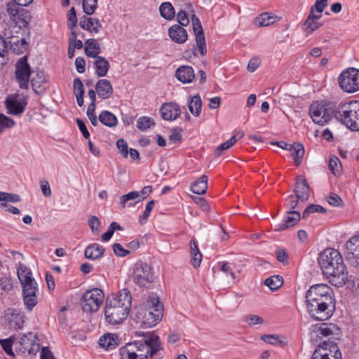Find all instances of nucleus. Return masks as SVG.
<instances>
[{
  "label": "nucleus",
  "instance_id": "obj_1",
  "mask_svg": "<svg viewBox=\"0 0 359 359\" xmlns=\"http://www.w3.org/2000/svg\"><path fill=\"white\" fill-rule=\"evenodd\" d=\"M306 309L316 320H328L334 311V300L332 288L327 284H316L306 292Z\"/></svg>",
  "mask_w": 359,
  "mask_h": 359
},
{
  "label": "nucleus",
  "instance_id": "obj_2",
  "mask_svg": "<svg viewBox=\"0 0 359 359\" xmlns=\"http://www.w3.org/2000/svg\"><path fill=\"white\" fill-rule=\"evenodd\" d=\"M323 274L336 287L344 285L348 280V272L340 252L333 248L324 250L318 259Z\"/></svg>",
  "mask_w": 359,
  "mask_h": 359
},
{
  "label": "nucleus",
  "instance_id": "obj_3",
  "mask_svg": "<svg viewBox=\"0 0 359 359\" xmlns=\"http://www.w3.org/2000/svg\"><path fill=\"white\" fill-rule=\"evenodd\" d=\"M142 339L127 344L119 349L120 359H149L159 355L160 339L154 332H137Z\"/></svg>",
  "mask_w": 359,
  "mask_h": 359
},
{
  "label": "nucleus",
  "instance_id": "obj_4",
  "mask_svg": "<svg viewBox=\"0 0 359 359\" xmlns=\"http://www.w3.org/2000/svg\"><path fill=\"white\" fill-rule=\"evenodd\" d=\"M132 305V296L126 290H121L112 294L106 302L104 316L106 320L111 325L123 322L129 314Z\"/></svg>",
  "mask_w": 359,
  "mask_h": 359
},
{
  "label": "nucleus",
  "instance_id": "obj_5",
  "mask_svg": "<svg viewBox=\"0 0 359 359\" xmlns=\"http://www.w3.org/2000/svg\"><path fill=\"white\" fill-rule=\"evenodd\" d=\"M161 309L162 305L158 298L153 297L135 309L134 319L144 327H152L161 320Z\"/></svg>",
  "mask_w": 359,
  "mask_h": 359
},
{
  "label": "nucleus",
  "instance_id": "obj_6",
  "mask_svg": "<svg viewBox=\"0 0 359 359\" xmlns=\"http://www.w3.org/2000/svg\"><path fill=\"white\" fill-rule=\"evenodd\" d=\"M341 122L349 129L359 130V101L352 100L341 104L339 109Z\"/></svg>",
  "mask_w": 359,
  "mask_h": 359
},
{
  "label": "nucleus",
  "instance_id": "obj_7",
  "mask_svg": "<svg viewBox=\"0 0 359 359\" xmlns=\"http://www.w3.org/2000/svg\"><path fill=\"white\" fill-rule=\"evenodd\" d=\"M104 299V292L99 288H93L86 291L81 299L80 304L86 313H93L99 310Z\"/></svg>",
  "mask_w": 359,
  "mask_h": 359
},
{
  "label": "nucleus",
  "instance_id": "obj_8",
  "mask_svg": "<svg viewBox=\"0 0 359 359\" xmlns=\"http://www.w3.org/2000/svg\"><path fill=\"white\" fill-rule=\"evenodd\" d=\"M309 114L315 123L324 126L331 120L333 110L326 102L316 101L310 106Z\"/></svg>",
  "mask_w": 359,
  "mask_h": 359
},
{
  "label": "nucleus",
  "instance_id": "obj_9",
  "mask_svg": "<svg viewBox=\"0 0 359 359\" xmlns=\"http://www.w3.org/2000/svg\"><path fill=\"white\" fill-rule=\"evenodd\" d=\"M132 278L136 285L149 287L154 279L151 266L142 262H136L133 267Z\"/></svg>",
  "mask_w": 359,
  "mask_h": 359
},
{
  "label": "nucleus",
  "instance_id": "obj_10",
  "mask_svg": "<svg viewBox=\"0 0 359 359\" xmlns=\"http://www.w3.org/2000/svg\"><path fill=\"white\" fill-rule=\"evenodd\" d=\"M340 88L346 93L359 90V69L349 67L344 69L339 76Z\"/></svg>",
  "mask_w": 359,
  "mask_h": 359
},
{
  "label": "nucleus",
  "instance_id": "obj_11",
  "mask_svg": "<svg viewBox=\"0 0 359 359\" xmlns=\"http://www.w3.org/2000/svg\"><path fill=\"white\" fill-rule=\"evenodd\" d=\"M20 6L13 3H8L6 5V11L11 20L21 29L26 27L31 20V15L29 11L20 8Z\"/></svg>",
  "mask_w": 359,
  "mask_h": 359
},
{
  "label": "nucleus",
  "instance_id": "obj_12",
  "mask_svg": "<svg viewBox=\"0 0 359 359\" xmlns=\"http://www.w3.org/2000/svg\"><path fill=\"white\" fill-rule=\"evenodd\" d=\"M30 74V67L27 59L25 56L22 57L15 65V78L20 88L27 89L29 88Z\"/></svg>",
  "mask_w": 359,
  "mask_h": 359
},
{
  "label": "nucleus",
  "instance_id": "obj_13",
  "mask_svg": "<svg viewBox=\"0 0 359 359\" xmlns=\"http://www.w3.org/2000/svg\"><path fill=\"white\" fill-rule=\"evenodd\" d=\"M27 104L25 98L18 94L10 95L5 100L7 113L11 115H21Z\"/></svg>",
  "mask_w": 359,
  "mask_h": 359
},
{
  "label": "nucleus",
  "instance_id": "obj_14",
  "mask_svg": "<svg viewBox=\"0 0 359 359\" xmlns=\"http://www.w3.org/2000/svg\"><path fill=\"white\" fill-rule=\"evenodd\" d=\"M4 317L10 329L18 330L22 328L25 323V315L20 309L8 308L4 311Z\"/></svg>",
  "mask_w": 359,
  "mask_h": 359
},
{
  "label": "nucleus",
  "instance_id": "obj_15",
  "mask_svg": "<svg viewBox=\"0 0 359 359\" xmlns=\"http://www.w3.org/2000/svg\"><path fill=\"white\" fill-rule=\"evenodd\" d=\"M346 257L353 265H359V234L352 236L346 243Z\"/></svg>",
  "mask_w": 359,
  "mask_h": 359
},
{
  "label": "nucleus",
  "instance_id": "obj_16",
  "mask_svg": "<svg viewBox=\"0 0 359 359\" xmlns=\"http://www.w3.org/2000/svg\"><path fill=\"white\" fill-rule=\"evenodd\" d=\"M192 25L199 52L201 55H204L206 53V44L203 30L199 19L194 15L192 17Z\"/></svg>",
  "mask_w": 359,
  "mask_h": 359
},
{
  "label": "nucleus",
  "instance_id": "obj_17",
  "mask_svg": "<svg viewBox=\"0 0 359 359\" xmlns=\"http://www.w3.org/2000/svg\"><path fill=\"white\" fill-rule=\"evenodd\" d=\"M160 113L163 119L174 121L180 116L181 111L177 104L169 102L165 103L161 107Z\"/></svg>",
  "mask_w": 359,
  "mask_h": 359
},
{
  "label": "nucleus",
  "instance_id": "obj_18",
  "mask_svg": "<svg viewBox=\"0 0 359 359\" xmlns=\"http://www.w3.org/2000/svg\"><path fill=\"white\" fill-rule=\"evenodd\" d=\"M301 215L297 211H289L287 212L285 221L283 223L277 224L275 227L276 231H283L290 227L294 226L300 220Z\"/></svg>",
  "mask_w": 359,
  "mask_h": 359
},
{
  "label": "nucleus",
  "instance_id": "obj_19",
  "mask_svg": "<svg viewBox=\"0 0 359 359\" xmlns=\"http://www.w3.org/2000/svg\"><path fill=\"white\" fill-rule=\"evenodd\" d=\"M168 35L173 41L180 44L188 39L187 30L179 25H172L168 29Z\"/></svg>",
  "mask_w": 359,
  "mask_h": 359
},
{
  "label": "nucleus",
  "instance_id": "obj_20",
  "mask_svg": "<svg viewBox=\"0 0 359 359\" xmlns=\"http://www.w3.org/2000/svg\"><path fill=\"white\" fill-rule=\"evenodd\" d=\"M79 25L82 29L95 34L98 33L102 28V24L97 18H88L86 15L81 18Z\"/></svg>",
  "mask_w": 359,
  "mask_h": 359
},
{
  "label": "nucleus",
  "instance_id": "obj_21",
  "mask_svg": "<svg viewBox=\"0 0 359 359\" xmlns=\"http://www.w3.org/2000/svg\"><path fill=\"white\" fill-rule=\"evenodd\" d=\"M95 90L98 97L103 100L109 98L113 94L112 86L107 79L99 80L96 84Z\"/></svg>",
  "mask_w": 359,
  "mask_h": 359
},
{
  "label": "nucleus",
  "instance_id": "obj_22",
  "mask_svg": "<svg viewBox=\"0 0 359 359\" xmlns=\"http://www.w3.org/2000/svg\"><path fill=\"white\" fill-rule=\"evenodd\" d=\"M295 194L301 201H306L309 197V187L306 180L303 176H299L297 180Z\"/></svg>",
  "mask_w": 359,
  "mask_h": 359
},
{
  "label": "nucleus",
  "instance_id": "obj_23",
  "mask_svg": "<svg viewBox=\"0 0 359 359\" xmlns=\"http://www.w3.org/2000/svg\"><path fill=\"white\" fill-rule=\"evenodd\" d=\"M31 85L36 94L41 95L46 90V78L43 72H38L31 79Z\"/></svg>",
  "mask_w": 359,
  "mask_h": 359
},
{
  "label": "nucleus",
  "instance_id": "obj_24",
  "mask_svg": "<svg viewBox=\"0 0 359 359\" xmlns=\"http://www.w3.org/2000/svg\"><path fill=\"white\" fill-rule=\"evenodd\" d=\"M337 329V326L332 323H323L312 326V330L316 332L319 337L332 335Z\"/></svg>",
  "mask_w": 359,
  "mask_h": 359
},
{
  "label": "nucleus",
  "instance_id": "obj_25",
  "mask_svg": "<svg viewBox=\"0 0 359 359\" xmlns=\"http://www.w3.org/2000/svg\"><path fill=\"white\" fill-rule=\"evenodd\" d=\"M176 77L184 83H189L195 77L194 69L190 66H182L177 69Z\"/></svg>",
  "mask_w": 359,
  "mask_h": 359
},
{
  "label": "nucleus",
  "instance_id": "obj_26",
  "mask_svg": "<svg viewBox=\"0 0 359 359\" xmlns=\"http://www.w3.org/2000/svg\"><path fill=\"white\" fill-rule=\"evenodd\" d=\"M100 346L107 351L114 349L118 345V337L115 334H107L99 339Z\"/></svg>",
  "mask_w": 359,
  "mask_h": 359
},
{
  "label": "nucleus",
  "instance_id": "obj_27",
  "mask_svg": "<svg viewBox=\"0 0 359 359\" xmlns=\"http://www.w3.org/2000/svg\"><path fill=\"white\" fill-rule=\"evenodd\" d=\"M84 50L88 57L93 58L98 57L101 53L100 44L95 39H88L85 41Z\"/></svg>",
  "mask_w": 359,
  "mask_h": 359
},
{
  "label": "nucleus",
  "instance_id": "obj_28",
  "mask_svg": "<svg viewBox=\"0 0 359 359\" xmlns=\"http://www.w3.org/2000/svg\"><path fill=\"white\" fill-rule=\"evenodd\" d=\"M94 59L93 65L96 75L100 77L106 76L110 67L109 62L102 56L96 57Z\"/></svg>",
  "mask_w": 359,
  "mask_h": 359
},
{
  "label": "nucleus",
  "instance_id": "obj_29",
  "mask_svg": "<svg viewBox=\"0 0 359 359\" xmlns=\"http://www.w3.org/2000/svg\"><path fill=\"white\" fill-rule=\"evenodd\" d=\"M139 198V191H130L128 194L123 195L120 197L119 203L123 208L126 207H134L137 203L140 202Z\"/></svg>",
  "mask_w": 359,
  "mask_h": 359
},
{
  "label": "nucleus",
  "instance_id": "obj_30",
  "mask_svg": "<svg viewBox=\"0 0 359 359\" xmlns=\"http://www.w3.org/2000/svg\"><path fill=\"white\" fill-rule=\"evenodd\" d=\"M279 18L271 13H263L255 19V24L259 27H266L279 20Z\"/></svg>",
  "mask_w": 359,
  "mask_h": 359
},
{
  "label": "nucleus",
  "instance_id": "obj_31",
  "mask_svg": "<svg viewBox=\"0 0 359 359\" xmlns=\"http://www.w3.org/2000/svg\"><path fill=\"white\" fill-rule=\"evenodd\" d=\"M104 248L97 243H92L88 245L85 250V257L87 259L95 260L102 256Z\"/></svg>",
  "mask_w": 359,
  "mask_h": 359
},
{
  "label": "nucleus",
  "instance_id": "obj_32",
  "mask_svg": "<svg viewBox=\"0 0 359 359\" xmlns=\"http://www.w3.org/2000/svg\"><path fill=\"white\" fill-rule=\"evenodd\" d=\"M38 288L34 290H23L24 302L26 308L32 310L37 304L36 292Z\"/></svg>",
  "mask_w": 359,
  "mask_h": 359
},
{
  "label": "nucleus",
  "instance_id": "obj_33",
  "mask_svg": "<svg viewBox=\"0 0 359 359\" xmlns=\"http://www.w3.org/2000/svg\"><path fill=\"white\" fill-rule=\"evenodd\" d=\"M244 133L243 132H238L234 135H233L231 138H229L226 142H223L222 144H220L219 147H218L215 151V154L217 156H219L222 151L228 149L231 146H233L238 140L242 138Z\"/></svg>",
  "mask_w": 359,
  "mask_h": 359
},
{
  "label": "nucleus",
  "instance_id": "obj_34",
  "mask_svg": "<svg viewBox=\"0 0 359 359\" xmlns=\"http://www.w3.org/2000/svg\"><path fill=\"white\" fill-rule=\"evenodd\" d=\"M190 254L191 263L194 268H198L201 265L202 260V254L200 252L194 240L190 241Z\"/></svg>",
  "mask_w": 359,
  "mask_h": 359
},
{
  "label": "nucleus",
  "instance_id": "obj_35",
  "mask_svg": "<svg viewBox=\"0 0 359 359\" xmlns=\"http://www.w3.org/2000/svg\"><path fill=\"white\" fill-rule=\"evenodd\" d=\"M208 189V177L205 175H202L198 180L192 183L191 189L196 194H204Z\"/></svg>",
  "mask_w": 359,
  "mask_h": 359
},
{
  "label": "nucleus",
  "instance_id": "obj_36",
  "mask_svg": "<svg viewBox=\"0 0 359 359\" xmlns=\"http://www.w3.org/2000/svg\"><path fill=\"white\" fill-rule=\"evenodd\" d=\"M202 102L198 95L191 97L188 100V107L189 111L194 116H198L201 112Z\"/></svg>",
  "mask_w": 359,
  "mask_h": 359
},
{
  "label": "nucleus",
  "instance_id": "obj_37",
  "mask_svg": "<svg viewBox=\"0 0 359 359\" xmlns=\"http://www.w3.org/2000/svg\"><path fill=\"white\" fill-rule=\"evenodd\" d=\"M99 120L103 125L110 128L116 126L118 123L116 116L109 111H102L99 115Z\"/></svg>",
  "mask_w": 359,
  "mask_h": 359
},
{
  "label": "nucleus",
  "instance_id": "obj_38",
  "mask_svg": "<svg viewBox=\"0 0 359 359\" xmlns=\"http://www.w3.org/2000/svg\"><path fill=\"white\" fill-rule=\"evenodd\" d=\"M8 43L11 44L13 52L18 54L22 53L28 47V43L25 38L18 39L12 37Z\"/></svg>",
  "mask_w": 359,
  "mask_h": 359
},
{
  "label": "nucleus",
  "instance_id": "obj_39",
  "mask_svg": "<svg viewBox=\"0 0 359 359\" xmlns=\"http://www.w3.org/2000/svg\"><path fill=\"white\" fill-rule=\"evenodd\" d=\"M161 15L168 20H170L174 18L175 13V9L170 2H163L159 7Z\"/></svg>",
  "mask_w": 359,
  "mask_h": 359
},
{
  "label": "nucleus",
  "instance_id": "obj_40",
  "mask_svg": "<svg viewBox=\"0 0 359 359\" xmlns=\"http://www.w3.org/2000/svg\"><path fill=\"white\" fill-rule=\"evenodd\" d=\"M215 271L216 270L222 271L226 276H231L232 280L236 278V275L231 267V264L226 262H219L212 269Z\"/></svg>",
  "mask_w": 359,
  "mask_h": 359
},
{
  "label": "nucleus",
  "instance_id": "obj_41",
  "mask_svg": "<svg viewBox=\"0 0 359 359\" xmlns=\"http://www.w3.org/2000/svg\"><path fill=\"white\" fill-rule=\"evenodd\" d=\"M17 273L20 283L29 280L32 278V274L30 270H29L23 264L19 263L17 269Z\"/></svg>",
  "mask_w": 359,
  "mask_h": 359
},
{
  "label": "nucleus",
  "instance_id": "obj_42",
  "mask_svg": "<svg viewBox=\"0 0 359 359\" xmlns=\"http://www.w3.org/2000/svg\"><path fill=\"white\" fill-rule=\"evenodd\" d=\"M264 283L271 290H276L281 287L283 283V280L280 276H272L266 278Z\"/></svg>",
  "mask_w": 359,
  "mask_h": 359
},
{
  "label": "nucleus",
  "instance_id": "obj_43",
  "mask_svg": "<svg viewBox=\"0 0 359 359\" xmlns=\"http://www.w3.org/2000/svg\"><path fill=\"white\" fill-rule=\"evenodd\" d=\"M292 151V155L294 160L295 161V164L297 166H299L304 154V149L303 145L299 143H296L293 144Z\"/></svg>",
  "mask_w": 359,
  "mask_h": 359
},
{
  "label": "nucleus",
  "instance_id": "obj_44",
  "mask_svg": "<svg viewBox=\"0 0 359 359\" xmlns=\"http://www.w3.org/2000/svg\"><path fill=\"white\" fill-rule=\"evenodd\" d=\"M155 123L153 118L148 116H141L138 118L137 121V128L140 130L144 131L151 126H154Z\"/></svg>",
  "mask_w": 359,
  "mask_h": 359
},
{
  "label": "nucleus",
  "instance_id": "obj_45",
  "mask_svg": "<svg viewBox=\"0 0 359 359\" xmlns=\"http://www.w3.org/2000/svg\"><path fill=\"white\" fill-rule=\"evenodd\" d=\"M323 25V23L320 22L319 21L313 20L311 18H307L306 20L305 21L304 26V31L307 34H311L318 28H320Z\"/></svg>",
  "mask_w": 359,
  "mask_h": 359
},
{
  "label": "nucleus",
  "instance_id": "obj_46",
  "mask_svg": "<svg viewBox=\"0 0 359 359\" xmlns=\"http://www.w3.org/2000/svg\"><path fill=\"white\" fill-rule=\"evenodd\" d=\"M15 122L11 118L0 113V135L6 130L13 128Z\"/></svg>",
  "mask_w": 359,
  "mask_h": 359
},
{
  "label": "nucleus",
  "instance_id": "obj_47",
  "mask_svg": "<svg viewBox=\"0 0 359 359\" xmlns=\"http://www.w3.org/2000/svg\"><path fill=\"white\" fill-rule=\"evenodd\" d=\"M15 341L14 337H10L7 339L0 340V345L3 350L6 353L7 355L13 356L14 353L13 351V344Z\"/></svg>",
  "mask_w": 359,
  "mask_h": 359
},
{
  "label": "nucleus",
  "instance_id": "obj_48",
  "mask_svg": "<svg viewBox=\"0 0 359 359\" xmlns=\"http://www.w3.org/2000/svg\"><path fill=\"white\" fill-rule=\"evenodd\" d=\"M34 336L32 333H28L27 334H24L20 339L19 343L22 346V348L23 351H29L32 348L33 337Z\"/></svg>",
  "mask_w": 359,
  "mask_h": 359
},
{
  "label": "nucleus",
  "instance_id": "obj_49",
  "mask_svg": "<svg viewBox=\"0 0 359 359\" xmlns=\"http://www.w3.org/2000/svg\"><path fill=\"white\" fill-rule=\"evenodd\" d=\"M97 7V0H83V9L86 15H93Z\"/></svg>",
  "mask_w": 359,
  "mask_h": 359
},
{
  "label": "nucleus",
  "instance_id": "obj_50",
  "mask_svg": "<svg viewBox=\"0 0 359 359\" xmlns=\"http://www.w3.org/2000/svg\"><path fill=\"white\" fill-rule=\"evenodd\" d=\"M243 320L249 326L262 325L264 323V320L262 317L255 314L246 315L245 316L243 317Z\"/></svg>",
  "mask_w": 359,
  "mask_h": 359
},
{
  "label": "nucleus",
  "instance_id": "obj_51",
  "mask_svg": "<svg viewBox=\"0 0 359 359\" xmlns=\"http://www.w3.org/2000/svg\"><path fill=\"white\" fill-rule=\"evenodd\" d=\"M20 200H21V198L18 194L0 191V201H1L18 203V202H20Z\"/></svg>",
  "mask_w": 359,
  "mask_h": 359
},
{
  "label": "nucleus",
  "instance_id": "obj_52",
  "mask_svg": "<svg viewBox=\"0 0 359 359\" xmlns=\"http://www.w3.org/2000/svg\"><path fill=\"white\" fill-rule=\"evenodd\" d=\"M325 209L319 205L312 204L306 208L303 212L302 218L306 219L310 214L314 212H325Z\"/></svg>",
  "mask_w": 359,
  "mask_h": 359
},
{
  "label": "nucleus",
  "instance_id": "obj_53",
  "mask_svg": "<svg viewBox=\"0 0 359 359\" xmlns=\"http://www.w3.org/2000/svg\"><path fill=\"white\" fill-rule=\"evenodd\" d=\"M69 46L76 49H81L83 47V42L77 39V34L75 30H72L69 39Z\"/></svg>",
  "mask_w": 359,
  "mask_h": 359
},
{
  "label": "nucleus",
  "instance_id": "obj_54",
  "mask_svg": "<svg viewBox=\"0 0 359 359\" xmlns=\"http://www.w3.org/2000/svg\"><path fill=\"white\" fill-rule=\"evenodd\" d=\"M341 165L339 159L336 157H332L329 161V168L333 172V174L337 175L341 170Z\"/></svg>",
  "mask_w": 359,
  "mask_h": 359
},
{
  "label": "nucleus",
  "instance_id": "obj_55",
  "mask_svg": "<svg viewBox=\"0 0 359 359\" xmlns=\"http://www.w3.org/2000/svg\"><path fill=\"white\" fill-rule=\"evenodd\" d=\"M154 201H149L147 205H146V208H145V210H144V212H143V214L142 215L140 216L139 217V222L141 223V224H143L147 219V218L149 217V215H150V212L152 210V209L154 208Z\"/></svg>",
  "mask_w": 359,
  "mask_h": 359
},
{
  "label": "nucleus",
  "instance_id": "obj_56",
  "mask_svg": "<svg viewBox=\"0 0 359 359\" xmlns=\"http://www.w3.org/2000/svg\"><path fill=\"white\" fill-rule=\"evenodd\" d=\"M95 104H90L87 109V116L93 126H97L98 121L95 114Z\"/></svg>",
  "mask_w": 359,
  "mask_h": 359
},
{
  "label": "nucleus",
  "instance_id": "obj_57",
  "mask_svg": "<svg viewBox=\"0 0 359 359\" xmlns=\"http://www.w3.org/2000/svg\"><path fill=\"white\" fill-rule=\"evenodd\" d=\"M74 93L75 95H84V86L79 78L74 80Z\"/></svg>",
  "mask_w": 359,
  "mask_h": 359
},
{
  "label": "nucleus",
  "instance_id": "obj_58",
  "mask_svg": "<svg viewBox=\"0 0 359 359\" xmlns=\"http://www.w3.org/2000/svg\"><path fill=\"white\" fill-rule=\"evenodd\" d=\"M116 146L124 158L128 155V144L123 139H119L116 142Z\"/></svg>",
  "mask_w": 359,
  "mask_h": 359
},
{
  "label": "nucleus",
  "instance_id": "obj_59",
  "mask_svg": "<svg viewBox=\"0 0 359 359\" xmlns=\"http://www.w3.org/2000/svg\"><path fill=\"white\" fill-rule=\"evenodd\" d=\"M276 255L278 260L283 263V264H286L288 262V255L287 252L282 248H278L276 251Z\"/></svg>",
  "mask_w": 359,
  "mask_h": 359
},
{
  "label": "nucleus",
  "instance_id": "obj_60",
  "mask_svg": "<svg viewBox=\"0 0 359 359\" xmlns=\"http://www.w3.org/2000/svg\"><path fill=\"white\" fill-rule=\"evenodd\" d=\"M89 226L91 229V231L93 233L98 234L99 226H100V221L98 218L95 216H92L89 220Z\"/></svg>",
  "mask_w": 359,
  "mask_h": 359
},
{
  "label": "nucleus",
  "instance_id": "obj_61",
  "mask_svg": "<svg viewBox=\"0 0 359 359\" xmlns=\"http://www.w3.org/2000/svg\"><path fill=\"white\" fill-rule=\"evenodd\" d=\"M68 19L71 23V25H70L71 30H74V28L77 25L78 20H77V18H76V11L74 7H72L69 11V13L68 14Z\"/></svg>",
  "mask_w": 359,
  "mask_h": 359
},
{
  "label": "nucleus",
  "instance_id": "obj_62",
  "mask_svg": "<svg viewBox=\"0 0 359 359\" xmlns=\"http://www.w3.org/2000/svg\"><path fill=\"white\" fill-rule=\"evenodd\" d=\"M113 250L114 253L119 257H125L130 253V251L124 249L120 243H114Z\"/></svg>",
  "mask_w": 359,
  "mask_h": 359
},
{
  "label": "nucleus",
  "instance_id": "obj_63",
  "mask_svg": "<svg viewBox=\"0 0 359 359\" xmlns=\"http://www.w3.org/2000/svg\"><path fill=\"white\" fill-rule=\"evenodd\" d=\"M40 187L44 196L50 197L51 196V189L47 180H41L40 182Z\"/></svg>",
  "mask_w": 359,
  "mask_h": 359
},
{
  "label": "nucleus",
  "instance_id": "obj_64",
  "mask_svg": "<svg viewBox=\"0 0 359 359\" xmlns=\"http://www.w3.org/2000/svg\"><path fill=\"white\" fill-rule=\"evenodd\" d=\"M76 71L80 73H84L86 71V61L83 57H78L75 60Z\"/></svg>",
  "mask_w": 359,
  "mask_h": 359
}]
</instances>
